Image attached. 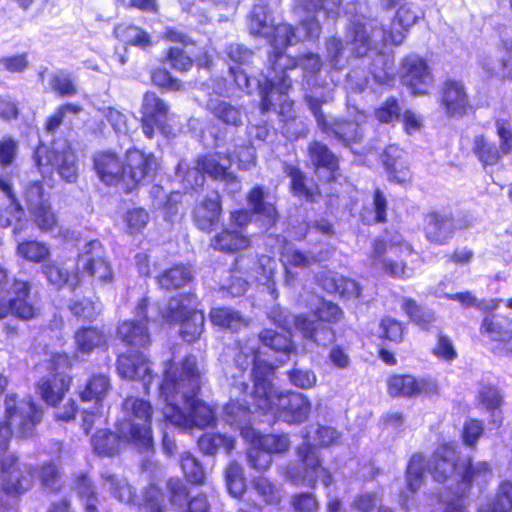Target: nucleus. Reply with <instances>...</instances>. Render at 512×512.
<instances>
[{
	"label": "nucleus",
	"instance_id": "f257e3e1",
	"mask_svg": "<svg viewBox=\"0 0 512 512\" xmlns=\"http://www.w3.org/2000/svg\"><path fill=\"white\" fill-rule=\"evenodd\" d=\"M258 354V340L255 338L239 345L234 364L226 372L233 388L240 394L247 393L249 385L245 374L253 363L254 385L251 396L254 405L265 413L278 414L279 418L288 423H301L306 420L311 410L309 399L301 393H283L276 390L271 383L274 368L261 360Z\"/></svg>",
	"mask_w": 512,
	"mask_h": 512
},
{
	"label": "nucleus",
	"instance_id": "f03ea898",
	"mask_svg": "<svg viewBox=\"0 0 512 512\" xmlns=\"http://www.w3.org/2000/svg\"><path fill=\"white\" fill-rule=\"evenodd\" d=\"M201 384L202 371L194 355L186 356L178 364H165L159 391L165 402L163 415L166 421L183 430L205 428L215 423L213 408L196 397Z\"/></svg>",
	"mask_w": 512,
	"mask_h": 512
},
{
	"label": "nucleus",
	"instance_id": "7ed1b4c3",
	"mask_svg": "<svg viewBox=\"0 0 512 512\" xmlns=\"http://www.w3.org/2000/svg\"><path fill=\"white\" fill-rule=\"evenodd\" d=\"M341 6L342 0H293L292 12L304 14L298 20V27L302 30L303 36L298 35V28L292 23L281 21L272 25L266 36L268 44L272 47L267 53L268 69H295V62L287 53V49L303 41H318L323 27L317 13L323 12L325 18L336 19L339 17Z\"/></svg>",
	"mask_w": 512,
	"mask_h": 512
},
{
	"label": "nucleus",
	"instance_id": "20e7f679",
	"mask_svg": "<svg viewBox=\"0 0 512 512\" xmlns=\"http://www.w3.org/2000/svg\"><path fill=\"white\" fill-rule=\"evenodd\" d=\"M5 405L10 422L0 430V486L4 493L16 496L29 490L33 475L31 466L7 452L12 427L19 437L29 436L41 418V410L31 398L17 403L14 396H8Z\"/></svg>",
	"mask_w": 512,
	"mask_h": 512
},
{
	"label": "nucleus",
	"instance_id": "39448f33",
	"mask_svg": "<svg viewBox=\"0 0 512 512\" xmlns=\"http://www.w3.org/2000/svg\"><path fill=\"white\" fill-rule=\"evenodd\" d=\"M343 316L339 306L332 302L321 300L312 317L306 314L292 315L286 311L273 312L274 322L285 330L293 326L302 338L317 345H326L333 338L330 328L323 322L335 323Z\"/></svg>",
	"mask_w": 512,
	"mask_h": 512
},
{
	"label": "nucleus",
	"instance_id": "423d86ee",
	"mask_svg": "<svg viewBox=\"0 0 512 512\" xmlns=\"http://www.w3.org/2000/svg\"><path fill=\"white\" fill-rule=\"evenodd\" d=\"M124 418L117 424L118 432L127 441L142 449L152 446V406L140 398L129 397L123 402Z\"/></svg>",
	"mask_w": 512,
	"mask_h": 512
},
{
	"label": "nucleus",
	"instance_id": "0eeeda50",
	"mask_svg": "<svg viewBox=\"0 0 512 512\" xmlns=\"http://www.w3.org/2000/svg\"><path fill=\"white\" fill-rule=\"evenodd\" d=\"M297 455L301 465L291 463L282 468L281 474L286 481L296 486L305 485L310 488H315L319 481L325 487L331 485L332 474L323 467L322 459L309 441L298 447Z\"/></svg>",
	"mask_w": 512,
	"mask_h": 512
},
{
	"label": "nucleus",
	"instance_id": "6e6552de",
	"mask_svg": "<svg viewBox=\"0 0 512 512\" xmlns=\"http://www.w3.org/2000/svg\"><path fill=\"white\" fill-rule=\"evenodd\" d=\"M159 314L167 323H180V334L187 342L195 341L203 332L205 317L197 309V298L193 294L171 298Z\"/></svg>",
	"mask_w": 512,
	"mask_h": 512
},
{
	"label": "nucleus",
	"instance_id": "1a4fd4ad",
	"mask_svg": "<svg viewBox=\"0 0 512 512\" xmlns=\"http://www.w3.org/2000/svg\"><path fill=\"white\" fill-rule=\"evenodd\" d=\"M413 254L411 245L401 235L395 234L389 240H375L371 259L375 267H380L390 276L404 278L412 274L405 260Z\"/></svg>",
	"mask_w": 512,
	"mask_h": 512
},
{
	"label": "nucleus",
	"instance_id": "9d476101",
	"mask_svg": "<svg viewBox=\"0 0 512 512\" xmlns=\"http://www.w3.org/2000/svg\"><path fill=\"white\" fill-rule=\"evenodd\" d=\"M30 285L26 281L7 282V273L0 267V319L9 314L22 320L32 319L36 308L29 302Z\"/></svg>",
	"mask_w": 512,
	"mask_h": 512
},
{
	"label": "nucleus",
	"instance_id": "9b49d317",
	"mask_svg": "<svg viewBox=\"0 0 512 512\" xmlns=\"http://www.w3.org/2000/svg\"><path fill=\"white\" fill-rule=\"evenodd\" d=\"M170 106L153 91L143 94L140 106V127L144 136L153 139L155 130L163 136L173 135L172 128L168 124Z\"/></svg>",
	"mask_w": 512,
	"mask_h": 512
},
{
	"label": "nucleus",
	"instance_id": "f8f14e48",
	"mask_svg": "<svg viewBox=\"0 0 512 512\" xmlns=\"http://www.w3.org/2000/svg\"><path fill=\"white\" fill-rule=\"evenodd\" d=\"M399 80L413 96L428 95L434 86L428 61L418 54H408L401 59Z\"/></svg>",
	"mask_w": 512,
	"mask_h": 512
},
{
	"label": "nucleus",
	"instance_id": "ddd939ff",
	"mask_svg": "<svg viewBox=\"0 0 512 512\" xmlns=\"http://www.w3.org/2000/svg\"><path fill=\"white\" fill-rule=\"evenodd\" d=\"M156 162H94L99 178L111 185L122 181L128 190L145 180Z\"/></svg>",
	"mask_w": 512,
	"mask_h": 512
},
{
	"label": "nucleus",
	"instance_id": "4468645a",
	"mask_svg": "<svg viewBox=\"0 0 512 512\" xmlns=\"http://www.w3.org/2000/svg\"><path fill=\"white\" fill-rule=\"evenodd\" d=\"M439 106L446 116L462 118L476 111L463 80L447 77L439 87Z\"/></svg>",
	"mask_w": 512,
	"mask_h": 512
},
{
	"label": "nucleus",
	"instance_id": "2eb2a0df",
	"mask_svg": "<svg viewBox=\"0 0 512 512\" xmlns=\"http://www.w3.org/2000/svg\"><path fill=\"white\" fill-rule=\"evenodd\" d=\"M77 268L87 273L100 285L110 284L114 278L106 250L98 240H91L82 246L78 255Z\"/></svg>",
	"mask_w": 512,
	"mask_h": 512
},
{
	"label": "nucleus",
	"instance_id": "dca6fc26",
	"mask_svg": "<svg viewBox=\"0 0 512 512\" xmlns=\"http://www.w3.org/2000/svg\"><path fill=\"white\" fill-rule=\"evenodd\" d=\"M156 306L148 308L146 298L141 299L135 309V319L122 322L118 326L117 335L127 345L135 348L146 347L150 343V335L147 324L152 319L150 310Z\"/></svg>",
	"mask_w": 512,
	"mask_h": 512
},
{
	"label": "nucleus",
	"instance_id": "f3484780",
	"mask_svg": "<svg viewBox=\"0 0 512 512\" xmlns=\"http://www.w3.org/2000/svg\"><path fill=\"white\" fill-rule=\"evenodd\" d=\"M420 19L418 9L409 2L403 1L395 8L389 27L383 29L381 42L384 45L402 44L412 26Z\"/></svg>",
	"mask_w": 512,
	"mask_h": 512
},
{
	"label": "nucleus",
	"instance_id": "a211bd4d",
	"mask_svg": "<svg viewBox=\"0 0 512 512\" xmlns=\"http://www.w3.org/2000/svg\"><path fill=\"white\" fill-rule=\"evenodd\" d=\"M437 383L429 377L394 374L387 379V392L391 396L415 397L437 393Z\"/></svg>",
	"mask_w": 512,
	"mask_h": 512
},
{
	"label": "nucleus",
	"instance_id": "6ab92c4d",
	"mask_svg": "<svg viewBox=\"0 0 512 512\" xmlns=\"http://www.w3.org/2000/svg\"><path fill=\"white\" fill-rule=\"evenodd\" d=\"M382 25H378L374 19L362 18L353 19L346 28L347 35L353 47L354 54L358 57L368 55V53L376 48V43L373 40V32L381 30Z\"/></svg>",
	"mask_w": 512,
	"mask_h": 512
},
{
	"label": "nucleus",
	"instance_id": "aec40b11",
	"mask_svg": "<svg viewBox=\"0 0 512 512\" xmlns=\"http://www.w3.org/2000/svg\"><path fill=\"white\" fill-rule=\"evenodd\" d=\"M239 270H245V276L259 284L266 285L271 294L275 292L274 276L277 268L276 260L267 255H261L257 260L239 257L236 260Z\"/></svg>",
	"mask_w": 512,
	"mask_h": 512
},
{
	"label": "nucleus",
	"instance_id": "412c9836",
	"mask_svg": "<svg viewBox=\"0 0 512 512\" xmlns=\"http://www.w3.org/2000/svg\"><path fill=\"white\" fill-rule=\"evenodd\" d=\"M460 464L454 446L446 444L434 452L428 463V469L435 481L444 482L453 475L458 477Z\"/></svg>",
	"mask_w": 512,
	"mask_h": 512
},
{
	"label": "nucleus",
	"instance_id": "4be33fe9",
	"mask_svg": "<svg viewBox=\"0 0 512 512\" xmlns=\"http://www.w3.org/2000/svg\"><path fill=\"white\" fill-rule=\"evenodd\" d=\"M117 371L122 378L142 381L146 390L153 380L149 361L140 352L120 355L117 360Z\"/></svg>",
	"mask_w": 512,
	"mask_h": 512
},
{
	"label": "nucleus",
	"instance_id": "5701e85b",
	"mask_svg": "<svg viewBox=\"0 0 512 512\" xmlns=\"http://www.w3.org/2000/svg\"><path fill=\"white\" fill-rule=\"evenodd\" d=\"M195 163L197 166L189 170L184 178V182H186L192 189H196L204 184V172L208 173L216 180H222L230 184L233 187V191L238 189L239 183L236 180V177L229 171L228 167L221 165L220 162L209 161Z\"/></svg>",
	"mask_w": 512,
	"mask_h": 512
},
{
	"label": "nucleus",
	"instance_id": "b1692460",
	"mask_svg": "<svg viewBox=\"0 0 512 512\" xmlns=\"http://www.w3.org/2000/svg\"><path fill=\"white\" fill-rule=\"evenodd\" d=\"M71 378L63 372L50 373L38 384V392L47 404L55 406L70 388Z\"/></svg>",
	"mask_w": 512,
	"mask_h": 512
},
{
	"label": "nucleus",
	"instance_id": "393cba45",
	"mask_svg": "<svg viewBox=\"0 0 512 512\" xmlns=\"http://www.w3.org/2000/svg\"><path fill=\"white\" fill-rule=\"evenodd\" d=\"M456 226L453 219L445 214L430 213L425 219V236L428 241L444 245L452 238Z\"/></svg>",
	"mask_w": 512,
	"mask_h": 512
},
{
	"label": "nucleus",
	"instance_id": "a878e982",
	"mask_svg": "<svg viewBox=\"0 0 512 512\" xmlns=\"http://www.w3.org/2000/svg\"><path fill=\"white\" fill-rule=\"evenodd\" d=\"M221 210L220 196L214 192L195 207L194 222L200 230L211 231L219 220Z\"/></svg>",
	"mask_w": 512,
	"mask_h": 512
},
{
	"label": "nucleus",
	"instance_id": "bb28decb",
	"mask_svg": "<svg viewBox=\"0 0 512 512\" xmlns=\"http://www.w3.org/2000/svg\"><path fill=\"white\" fill-rule=\"evenodd\" d=\"M460 482V489L463 493L464 490L472 484L479 486L488 483L492 479V470L488 463L477 462L461 463L458 477L455 478Z\"/></svg>",
	"mask_w": 512,
	"mask_h": 512
},
{
	"label": "nucleus",
	"instance_id": "cd10ccee",
	"mask_svg": "<svg viewBox=\"0 0 512 512\" xmlns=\"http://www.w3.org/2000/svg\"><path fill=\"white\" fill-rule=\"evenodd\" d=\"M113 35L124 47L134 46L146 49L152 45L148 32L133 23H118L113 29Z\"/></svg>",
	"mask_w": 512,
	"mask_h": 512
},
{
	"label": "nucleus",
	"instance_id": "c85d7f7f",
	"mask_svg": "<svg viewBox=\"0 0 512 512\" xmlns=\"http://www.w3.org/2000/svg\"><path fill=\"white\" fill-rule=\"evenodd\" d=\"M225 54L230 61L237 65V67L231 66L229 68L234 82L238 85H248L249 78L239 66L247 65L252 61L253 51L243 44L230 43L225 48Z\"/></svg>",
	"mask_w": 512,
	"mask_h": 512
},
{
	"label": "nucleus",
	"instance_id": "c756f323",
	"mask_svg": "<svg viewBox=\"0 0 512 512\" xmlns=\"http://www.w3.org/2000/svg\"><path fill=\"white\" fill-rule=\"evenodd\" d=\"M242 436L250 442H257L261 448L267 450L271 455L284 453L290 447V440L286 434L259 435L253 428H243Z\"/></svg>",
	"mask_w": 512,
	"mask_h": 512
},
{
	"label": "nucleus",
	"instance_id": "7c9ffc66",
	"mask_svg": "<svg viewBox=\"0 0 512 512\" xmlns=\"http://www.w3.org/2000/svg\"><path fill=\"white\" fill-rule=\"evenodd\" d=\"M480 332L495 341L511 339L512 319L497 314H488L482 320Z\"/></svg>",
	"mask_w": 512,
	"mask_h": 512
},
{
	"label": "nucleus",
	"instance_id": "2f4dec72",
	"mask_svg": "<svg viewBox=\"0 0 512 512\" xmlns=\"http://www.w3.org/2000/svg\"><path fill=\"white\" fill-rule=\"evenodd\" d=\"M102 486L110 495L124 503H136V497L132 487L126 478L110 473L108 471L101 474Z\"/></svg>",
	"mask_w": 512,
	"mask_h": 512
},
{
	"label": "nucleus",
	"instance_id": "473e14b6",
	"mask_svg": "<svg viewBox=\"0 0 512 512\" xmlns=\"http://www.w3.org/2000/svg\"><path fill=\"white\" fill-rule=\"evenodd\" d=\"M281 261L285 267V282L290 285L294 281L292 268H307L316 261L310 253H304L292 246L284 245L281 249Z\"/></svg>",
	"mask_w": 512,
	"mask_h": 512
},
{
	"label": "nucleus",
	"instance_id": "72a5a7b5",
	"mask_svg": "<svg viewBox=\"0 0 512 512\" xmlns=\"http://www.w3.org/2000/svg\"><path fill=\"white\" fill-rule=\"evenodd\" d=\"M76 351L88 355L94 349L106 345L107 337L104 332L96 327L78 329L74 335Z\"/></svg>",
	"mask_w": 512,
	"mask_h": 512
},
{
	"label": "nucleus",
	"instance_id": "f704fd0d",
	"mask_svg": "<svg viewBox=\"0 0 512 512\" xmlns=\"http://www.w3.org/2000/svg\"><path fill=\"white\" fill-rule=\"evenodd\" d=\"M124 442H128L122 435L109 430H98L91 438L93 450L99 456L116 455Z\"/></svg>",
	"mask_w": 512,
	"mask_h": 512
},
{
	"label": "nucleus",
	"instance_id": "c9c22d12",
	"mask_svg": "<svg viewBox=\"0 0 512 512\" xmlns=\"http://www.w3.org/2000/svg\"><path fill=\"white\" fill-rule=\"evenodd\" d=\"M110 389L109 377L105 374H95L86 382L80 392V398L83 402H94L95 405H101Z\"/></svg>",
	"mask_w": 512,
	"mask_h": 512
},
{
	"label": "nucleus",
	"instance_id": "e433bc0d",
	"mask_svg": "<svg viewBox=\"0 0 512 512\" xmlns=\"http://www.w3.org/2000/svg\"><path fill=\"white\" fill-rule=\"evenodd\" d=\"M250 245V239L241 230H223L211 239V246L219 251L234 252L246 249Z\"/></svg>",
	"mask_w": 512,
	"mask_h": 512
},
{
	"label": "nucleus",
	"instance_id": "4c0bfd02",
	"mask_svg": "<svg viewBox=\"0 0 512 512\" xmlns=\"http://www.w3.org/2000/svg\"><path fill=\"white\" fill-rule=\"evenodd\" d=\"M0 190L6 197L8 207L4 210L0 209V227H8L12 223V219L19 220L23 215V209L13 192L11 183L4 175H0Z\"/></svg>",
	"mask_w": 512,
	"mask_h": 512
},
{
	"label": "nucleus",
	"instance_id": "58836bf2",
	"mask_svg": "<svg viewBox=\"0 0 512 512\" xmlns=\"http://www.w3.org/2000/svg\"><path fill=\"white\" fill-rule=\"evenodd\" d=\"M264 196L263 188L256 186L250 191L248 201L252 207V212L261 218L264 227L269 228L277 220V211L272 204L264 201Z\"/></svg>",
	"mask_w": 512,
	"mask_h": 512
},
{
	"label": "nucleus",
	"instance_id": "ea45409f",
	"mask_svg": "<svg viewBox=\"0 0 512 512\" xmlns=\"http://www.w3.org/2000/svg\"><path fill=\"white\" fill-rule=\"evenodd\" d=\"M210 320L214 325L231 331H238L247 325V320L238 311L228 307L213 308Z\"/></svg>",
	"mask_w": 512,
	"mask_h": 512
},
{
	"label": "nucleus",
	"instance_id": "a19ab883",
	"mask_svg": "<svg viewBox=\"0 0 512 512\" xmlns=\"http://www.w3.org/2000/svg\"><path fill=\"white\" fill-rule=\"evenodd\" d=\"M330 292H336L345 299H355L361 293L360 285L353 279L344 277L338 273H330L324 283Z\"/></svg>",
	"mask_w": 512,
	"mask_h": 512
},
{
	"label": "nucleus",
	"instance_id": "79ce46f5",
	"mask_svg": "<svg viewBox=\"0 0 512 512\" xmlns=\"http://www.w3.org/2000/svg\"><path fill=\"white\" fill-rule=\"evenodd\" d=\"M234 446L235 439L233 437L220 433H207L198 440L199 449L207 455H213L221 448L230 453Z\"/></svg>",
	"mask_w": 512,
	"mask_h": 512
},
{
	"label": "nucleus",
	"instance_id": "37998d69",
	"mask_svg": "<svg viewBox=\"0 0 512 512\" xmlns=\"http://www.w3.org/2000/svg\"><path fill=\"white\" fill-rule=\"evenodd\" d=\"M157 279L162 288L166 290L177 289L187 284L192 279V273L189 267L176 265L165 270Z\"/></svg>",
	"mask_w": 512,
	"mask_h": 512
},
{
	"label": "nucleus",
	"instance_id": "c03bdc74",
	"mask_svg": "<svg viewBox=\"0 0 512 512\" xmlns=\"http://www.w3.org/2000/svg\"><path fill=\"white\" fill-rule=\"evenodd\" d=\"M214 118L226 126L238 127L242 124V112L225 101H216L208 106Z\"/></svg>",
	"mask_w": 512,
	"mask_h": 512
},
{
	"label": "nucleus",
	"instance_id": "a18cd8bd",
	"mask_svg": "<svg viewBox=\"0 0 512 512\" xmlns=\"http://www.w3.org/2000/svg\"><path fill=\"white\" fill-rule=\"evenodd\" d=\"M339 439V432L332 427L310 426L307 434L304 436V442L309 441L311 447H328L335 444Z\"/></svg>",
	"mask_w": 512,
	"mask_h": 512
},
{
	"label": "nucleus",
	"instance_id": "49530a36",
	"mask_svg": "<svg viewBox=\"0 0 512 512\" xmlns=\"http://www.w3.org/2000/svg\"><path fill=\"white\" fill-rule=\"evenodd\" d=\"M74 490L80 500L84 502L85 512H98L96 507L97 495L95 487L85 474H80L75 477Z\"/></svg>",
	"mask_w": 512,
	"mask_h": 512
},
{
	"label": "nucleus",
	"instance_id": "de8ad7c7",
	"mask_svg": "<svg viewBox=\"0 0 512 512\" xmlns=\"http://www.w3.org/2000/svg\"><path fill=\"white\" fill-rule=\"evenodd\" d=\"M224 418L231 426L239 428L241 433L243 428H251L249 426L250 410L239 401H231L224 407Z\"/></svg>",
	"mask_w": 512,
	"mask_h": 512
},
{
	"label": "nucleus",
	"instance_id": "09e8293b",
	"mask_svg": "<svg viewBox=\"0 0 512 512\" xmlns=\"http://www.w3.org/2000/svg\"><path fill=\"white\" fill-rule=\"evenodd\" d=\"M402 107L395 96H389L374 109L373 115L380 124H391L400 120Z\"/></svg>",
	"mask_w": 512,
	"mask_h": 512
},
{
	"label": "nucleus",
	"instance_id": "8fccbe9b",
	"mask_svg": "<svg viewBox=\"0 0 512 512\" xmlns=\"http://www.w3.org/2000/svg\"><path fill=\"white\" fill-rule=\"evenodd\" d=\"M425 459L421 454H414L407 466L406 484L411 493H415L424 483Z\"/></svg>",
	"mask_w": 512,
	"mask_h": 512
},
{
	"label": "nucleus",
	"instance_id": "3c124183",
	"mask_svg": "<svg viewBox=\"0 0 512 512\" xmlns=\"http://www.w3.org/2000/svg\"><path fill=\"white\" fill-rule=\"evenodd\" d=\"M17 253L27 261L40 263L50 257V248L39 241H24L18 244Z\"/></svg>",
	"mask_w": 512,
	"mask_h": 512
},
{
	"label": "nucleus",
	"instance_id": "603ef678",
	"mask_svg": "<svg viewBox=\"0 0 512 512\" xmlns=\"http://www.w3.org/2000/svg\"><path fill=\"white\" fill-rule=\"evenodd\" d=\"M51 90L59 97H72L78 93L73 76L65 71L54 73L50 77Z\"/></svg>",
	"mask_w": 512,
	"mask_h": 512
},
{
	"label": "nucleus",
	"instance_id": "864d4df0",
	"mask_svg": "<svg viewBox=\"0 0 512 512\" xmlns=\"http://www.w3.org/2000/svg\"><path fill=\"white\" fill-rule=\"evenodd\" d=\"M479 512H512V483L504 481L496 494L495 500L481 507Z\"/></svg>",
	"mask_w": 512,
	"mask_h": 512
},
{
	"label": "nucleus",
	"instance_id": "5fc2aeb1",
	"mask_svg": "<svg viewBox=\"0 0 512 512\" xmlns=\"http://www.w3.org/2000/svg\"><path fill=\"white\" fill-rule=\"evenodd\" d=\"M82 110V106L76 103L68 102L59 105L54 112L46 118L44 122V130L48 134H54L62 125L67 113L79 114Z\"/></svg>",
	"mask_w": 512,
	"mask_h": 512
},
{
	"label": "nucleus",
	"instance_id": "6e6d98bb",
	"mask_svg": "<svg viewBox=\"0 0 512 512\" xmlns=\"http://www.w3.org/2000/svg\"><path fill=\"white\" fill-rule=\"evenodd\" d=\"M259 340L263 345L272 350L283 352L286 355L295 350L290 337L279 334L271 329H264L259 335Z\"/></svg>",
	"mask_w": 512,
	"mask_h": 512
},
{
	"label": "nucleus",
	"instance_id": "4d7b16f0",
	"mask_svg": "<svg viewBox=\"0 0 512 512\" xmlns=\"http://www.w3.org/2000/svg\"><path fill=\"white\" fill-rule=\"evenodd\" d=\"M287 377L291 385L303 390L311 389L317 383L316 373L312 369L298 364L287 371Z\"/></svg>",
	"mask_w": 512,
	"mask_h": 512
},
{
	"label": "nucleus",
	"instance_id": "13d9d810",
	"mask_svg": "<svg viewBox=\"0 0 512 512\" xmlns=\"http://www.w3.org/2000/svg\"><path fill=\"white\" fill-rule=\"evenodd\" d=\"M150 79L152 84L161 90L174 92L183 90L182 82L164 67L153 68L150 71Z\"/></svg>",
	"mask_w": 512,
	"mask_h": 512
},
{
	"label": "nucleus",
	"instance_id": "bf43d9fd",
	"mask_svg": "<svg viewBox=\"0 0 512 512\" xmlns=\"http://www.w3.org/2000/svg\"><path fill=\"white\" fill-rule=\"evenodd\" d=\"M227 489L233 497H240L245 491V479L242 467L237 462L229 463L225 470Z\"/></svg>",
	"mask_w": 512,
	"mask_h": 512
},
{
	"label": "nucleus",
	"instance_id": "052dcab7",
	"mask_svg": "<svg viewBox=\"0 0 512 512\" xmlns=\"http://www.w3.org/2000/svg\"><path fill=\"white\" fill-rule=\"evenodd\" d=\"M472 150L478 160H499L503 156L496 144L484 134L474 137Z\"/></svg>",
	"mask_w": 512,
	"mask_h": 512
},
{
	"label": "nucleus",
	"instance_id": "680f3d73",
	"mask_svg": "<svg viewBox=\"0 0 512 512\" xmlns=\"http://www.w3.org/2000/svg\"><path fill=\"white\" fill-rule=\"evenodd\" d=\"M181 468L186 479L193 484H201L205 472L199 461L190 453L183 452L180 456Z\"/></svg>",
	"mask_w": 512,
	"mask_h": 512
},
{
	"label": "nucleus",
	"instance_id": "e2e57ef3",
	"mask_svg": "<svg viewBox=\"0 0 512 512\" xmlns=\"http://www.w3.org/2000/svg\"><path fill=\"white\" fill-rule=\"evenodd\" d=\"M165 61L170 67L180 73H186L194 65L193 59L179 47H169L165 52Z\"/></svg>",
	"mask_w": 512,
	"mask_h": 512
},
{
	"label": "nucleus",
	"instance_id": "0e129e2a",
	"mask_svg": "<svg viewBox=\"0 0 512 512\" xmlns=\"http://www.w3.org/2000/svg\"><path fill=\"white\" fill-rule=\"evenodd\" d=\"M334 134L344 142H356L360 139L359 125L351 119H336L331 125Z\"/></svg>",
	"mask_w": 512,
	"mask_h": 512
},
{
	"label": "nucleus",
	"instance_id": "69168bd1",
	"mask_svg": "<svg viewBox=\"0 0 512 512\" xmlns=\"http://www.w3.org/2000/svg\"><path fill=\"white\" fill-rule=\"evenodd\" d=\"M253 445L247 451V460L251 468L258 472H264L272 464V455L261 448L257 442H251Z\"/></svg>",
	"mask_w": 512,
	"mask_h": 512
},
{
	"label": "nucleus",
	"instance_id": "338daca9",
	"mask_svg": "<svg viewBox=\"0 0 512 512\" xmlns=\"http://www.w3.org/2000/svg\"><path fill=\"white\" fill-rule=\"evenodd\" d=\"M254 489L267 504L277 505L281 502L282 492L268 478L259 477L253 481Z\"/></svg>",
	"mask_w": 512,
	"mask_h": 512
},
{
	"label": "nucleus",
	"instance_id": "774afa93",
	"mask_svg": "<svg viewBox=\"0 0 512 512\" xmlns=\"http://www.w3.org/2000/svg\"><path fill=\"white\" fill-rule=\"evenodd\" d=\"M496 134L499 138V147L503 156L512 153V126L507 119H497L495 121Z\"/></svg>",
	"mask_w": 512,
	"mask_h": 512
}]
</instances>
